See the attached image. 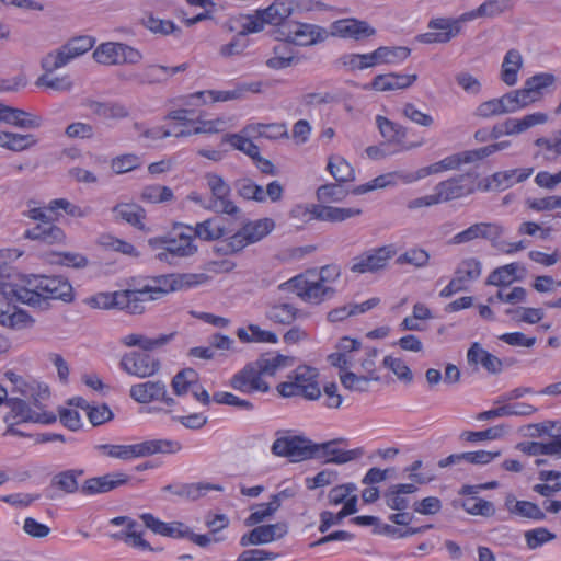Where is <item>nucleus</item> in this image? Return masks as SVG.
Segmentation results:
<instances>
[{"label": "nucleus", "instance_id": "obj_38", "mask_svg": "<svg viewBox=\"0 0 561 561\" xmlns=\"http://www.w3.org/2000/svg\"><path fill=\"white\" fill-rule=\"evenodd\" d=\"M24 237L31 240H38L46 244H57L64 242L66 236L64 231L50 221H42L35 227L27 229Z\"/></svg>", "mask_w": 561, "mask_h": 561}, {"label": "nucleus", "instance_id": "obj_20", "mask_svg": "<svg viewBox=\"0 0 561 561\" xmlns=\"http://www.w3.org/2000/svg\"><path fill=\"white\" fill-rule=\"evenodd\" d=\"M129 396L136 402L150 403L160 401L168 407L175 405V400L168 396L167 386L161 380H148L130 387Z\"/></svg>", "mask_w": 561, "mask_h": 561}, {"label": "nucleus", "instance_id": "obj_48", "mask_svg": "<svg viewBox=\"0 0 561 561\" xmlns=\"http://www.w3.org/2000/svg\"><path fill=\"white\" fill-rule=\"evenodd\" d=\"M265 316L275 323L290 324L297 319L298 309L288 302H274L267 307Z\"/></svg>", "mask_w": 561, "mask_h": 561}, {"label": "nucleus", "instance_id": "obj_24", "mask_svg": "<svg viewBox=\"0 0 561 561\" xmlns=\"http://www.w3.org/2000/svg\"><path fill=\"white\" fill-rule=\"evenodd\" d=\"M288 533V525L285 522L261 525L253 528L250 533L240 538V545L247 547L250 545H264L283 538Z\"/></svg>", "mask_w": 561, "mask_h": 561}, {"label": "nucleus", "instance_id": "obj_61", "mask_svg": "<svg viewBox=\"0 0 561 561\" xmlns=\"http://www.w3.org/2000/svg\"><path fill=\"white\" fill-rule=\"evenodd\" d=\"M381 64L397 65L403 62L411 54V49L405 46H380Z\"/></svg>", "mask_w": 561, "mask_h": 561}, {"label": "nucleus", "instance_id": "obj_31", "mask_svg": "<svg viewBox=\"0 0 561 561\" xmlns=\"http://www.w3.org/2000/svg\"><path fill=\"white\" fill-rule=\"evenodd\" d=\"M316 448L314 458L325 457V462L346 463L357 459L363 455L362 448L343 450L336 447V440L327 442L320 445H313Z\"/></svg>", "mask_w": 561, "mask_h": 561}, {"label": "nucleus", "instance_id": "obj_9", "mask_svg": "<svg viewBox=\"0 0 561 561\" xmlns=\"http://www.w3.org/2000/svg\"><path fill=\"white\" fill-rule=\"evenodd\" d=\"M94 43L95 41L91 36L82 35L73 37L61 45L58 49L46 54L41 61L42 68L45 72H54L57 69L65 67L73 59L88 53L92 49Z\"/></svg>", "mask_w": 561, "mask_h": 561}, {"label": "nucleus", "instance_id": "obj_16", "mask_svg": "<svg viewBox=\"0 0 561 561\" xmlns=\"http://www.w3.org/2000/svg\"><path fill=\"white\" fill-rule=\"evenodd\" d=\"M230 387L245 394L267 393L271 390L255 362L248 363L236 373L229 382Z\"/></svg>", "mask_w": 561, "mask_h": 561}, {"label": "nucleus", "instance_id": "obj_17", "mask_svg": "<svg viewBox=\"0 0 561 561\" xmlns=\"http://www.w3.org/2000/svg\"><path fill=\"white\" fill-rule=\"evenodd\" d=\"M314 451L313 444L299 436L280 437L272 445V453L274 455L288 457L291 461L314 458Z\"/></svg>", "mask_w": 561, "mask_h": 561}, {"label": "nucleus", "instance_id": "obj_42", "mask_svg": "<svg viewBox=\"0 0 561 561\" xmlns=\"http://www.w3.org/2000/svg\"><path fill=\"white\" fill-rule=\"evenodd\" d=\"M511 9L510 0H485L479 7L466 12V18L470 21L476 19H494Z\"/></svg>", "mask_w": 561, "mask_h": 561}, {"label": "nucleus", "instance_id": "obj_26", "mask_svg": "<svg viewBox=\"0 0 561 561\" xmlns=\"http://www.w3.org/2000/svg\"><path fill=\"white\" fill-rule=\"evenodd\" d=\"M504 233V228L497 222H478L453 237V243L460 244L474 239L497 240Z\"/></svg>", "mask_w": 561, "mask_h": 561}, {"label": "nucleus", "instance_id": "obj_34", "mask_svg": "<svg viewBox=\"0 0 561 561\" xmlns=\"http://www.w3.org/2000/svg\"><path fill=\"white\" fill-rule=\"evenodd\" d=\"M188 69V64L183 62L179 66L168 67L162 65H148L139 75L140 82L146 84H159L165 82L169 78L179 72H184Z\"/></svg>", "mask_w": 561, "mask_h": 561}, {"label": "nucleus", "instance_id": "obj_2", "mask_svg": "<svg viewBox=\"0 0 561 561\" xmlns=\"http://www.w3.org/2000/svg\"><path fill=\"white\" fill-rule=\"evenodd\" d=\"M513 178H448L435 187L438 203L461 198L473 193L503 191L514 184Z\"/></svg>", "mask_w": 561, "mask_h": 561}, {"label": "nucleus", "instance_id": "obj_28", "mask_svg": "<svg viewBox=\"0 0 561 561\" xmlns=\"http://www.w3.org/2000/svg\"><path fill=\"white\" fill-rule=\"evenodd\" d=\"M0 299V324L14 330L30 328L34 319L24 310L12 305L8 299L13 296H4Z\"/></svg>", "mask_w": 561, "mask_h": 561}, {"label": "nucleus", "instance_id": "obj_63", "mask_svg": "<svg viewBox=\"0 0 561 561\" xmlns=\"http://www.w3.org/2000/svg\"><path fill=\"white\" fill-rule=\"evenodd\" d=\"M213 400L218 404L236 407L239 410L252 411L254 409V404L251 401H249L247 399L239 398L238 396H236L231 392H226V391L215 392L213 394Z\"/></svg>", "mask_w": 561, "mask_h": 561}, {"label": "nucleus", "instance_id": "obj_8", "mask_svg": "<svg viewBox=\"0 0 561 561\" xmlns=\"http://www.w3.org/2000/svg\"><path fill=\"white\" fill-rule=\"evenodd\" d=\"M362 213L358 208H341L319 204H297L290 211L289 217L301 224L312 220L340 222Z\"/></svg>", "mask_w": 561, "mask_h": 561}, {"label": "nucleus", "instance_id": "obj_21", "mask_svg": "<svg viewBox=\"0 0 561 561\" xmlns=\"http://www.w3.org/2000/svg\"><path fill=\"white\" fill-rule=\"evenodd\" d=\"M393 251L390 247H381L371 249L358 256H355L351 262V271L354 273H374L388 264L392 257Z\"/></svg>", "mask_w": 561, "mask_h": 561}, {"label": "nucleus", "instance_id": "obj_36", "mask_svg": "<svg viewBox=\"0 0 561 561\" xmlns=\"http://www.w3.org/2000/svg\"><path fill=\"white\" fill-rule=\"evenodd\" d=\"M162 490L165 492H172L173 494L188 501H196L202 496L206 495L207 492L209 491H222V486L219 484H211L207 482H197L175 485L168 484Z\"/></svg>", "mask_w": 561, "mask_h": 561}, {"label": "nucleus", "instance_id": "obj_6", "mask_svg": "<svg viewBox=\"0 0 561 561\" xmlns=\"http://www.w3.org/2000/svg\"><path fill=\"white\" fill-rule=\"evenodd\" d=\"M335 182L321 185L317 190L319 205H327L342 202L350 193L363 195L376 188H383L392 183L387 178H374L366 184L354 186V178H334Z\"/></svg>", "mask_w": 561, "mask_h": 561}, {"label": "nucleus", "instance_id": "obj_5", "mask_svg": "<svg viewBox=\"0 0 561 561\" xmlns=\"http://www.w3.org/2000/svg\"><path fill=\"white\" fill-rule=\"evenodd\" d=\"M7 405L10 408V411L3 417L4 423L8 425L5 435L28 437V434L18 430L15 426L21 423L51 424L57 420L54 413L32 408L23 399L10 398L7 400Z\"/></svg>", "mask_w": 561, "mask_h": 561}, {"label": "nucleus", "instance_id": "obj_4", "mask_svg": "<svg viewBox=\"0 0 561 561\" xmlns=\"http://www.w3.org/2000/svg\"><path fill=\"white\" fill-rule=\"evenodd\" d=\"M318 377L317 368L301 365L287 376L286 381L278 383L276 390L283 398L301 397L306 400H317L321 396Z\"/></svg>", "mask_w": 561, "mask_h": 561}, {"label": "nucleus", "instance_id": "obj_44", "mask_svg": "<svg viewBox=\"0 0 561 561\" xmlns=\"http://www.w3.org/2000/svg\"><path fill=\"white\" fill-rule=\"evenodd\" d=\"M83 474V470L69 469L53 476L50 486L61 491L65 494H73L80 491L78 479Z\"/></svg>", "mask_w": 561, "mask_h": 561}, {"label": "nucleus", "instance_id": "obj_33", "mask_svg": "<svg viewBox=\"0 0 561 561\" xmlns=\"http://www.w3.org/2000/svg\"><path fill=\"white\" fill-rule=\"evenodd\" d=\"M469 22L466 12L457 18H435L430 20L427 27L437 32L444 43H448L461 33V25Z\"/></svg>", "mask_w": 561, "mask_h": 561}, {"label": "nucleus", "instance_id": "obj_18", "mask_svg": "<svg viewBox=\"0 0 561 561\" xmlns=\"http://www.w3.org/2000/svg\"><path fill=\"white\" fill-rule=\"evenodd\" d=\"M119 366L130 376L147 378L157 374L161 364L158 358L147 353L129 352L123 355Z\"/></svg>", "mask_w": 561, "mask_h": 561}, {"label": "nucleus", "instance_id": "obj_14", "mask_svg": "<svg viewBox=\"0 0 561 561\" xmlns=\"http://www.w3.org/2000/svg\"><path fill=\"white\" fill-rule=\"evenodd\" d=\"M137 294V300L145 312V302L160 299L164 295L178 291L175 274L159 275L146 278L144 284L138 283V287L131 289Z\"/></svg>", "mask_w": 561, "mask_h": 561}, {"label": "nucleus", "instance_id": "obj_13", "mask_svg": "<svg viewBox=\"0 0 561 561\" xmlns=\"http://www.w3.org/2000/svg\"><path fill=\"white\" fill-rule=\"evenodd\" d=\"M93 59L101 65L114 66L130 64L135 65L141 61V53L126 44L116 42H106L100 44L93 51Z\"/></svg>", "mask_w": 561, "mask_h": 561}, {"label": "nucleus", "instance_id": "obj_3", "mask_svg": "<svg viewBox=\"0 0 561 561\" xmlns=\"http://www.w3.org/2000/svg\"><path fill=\"white\" fill-rule=\"evenodd\" d=\"M182 445L172 439H150L131 445L99 444L94 449L100 456L129 461L156 454H175Z\"/></svg>", "mask_w": 561, "mask_h": 561}, {"label": "nucleus", "instance_id": "obj_55", "mask_svg": "<svg viewBox=\"0 0 561 561\" xmlns=\"http://www.w3.org/2000/svg\"><path fill=\"white\" fill-rule=\"evenodd\" d=\"M461 506L470 515L491 517L495 514L493 503L478 496L465 500Z\"/></svg>", "mask_w": 561, "mask_h": 561}, {"label": "nucleus", "instance_id": "obj_23", "mask_svg": "<svg viewBox=\"0 0 561 561\" xmlns=\"http://www.w3.org/2000/svg\"><path fill=\"white\" fill-rule=\"evenodd\" d=\"M332 36L362 41L376 34V30L366 21L357 19H341L330 26Z\"/></svg>", "mask_w": 561, "mask_h": 561}, {"label": "nucleus", "instance_id": "obj_12", "mask_svg": "<svg viewBox=\"0 0 561 561\" xmlns=\"http://www.w3.org/2000/svg\"><path fill=\"white\" fill-rule=\"evenodd\" d=\"M90 306L99 309H116L128 314H141L142 308L137 300V294L131 289L116 290L112 293H98L89 299Z\"/></svg>", "mask_w": 561, "mask_h": 561}, {"label": "nucleus", "instance_id": "obj_57", "mask_svg": "<svg viewBox=\"0 0 561 561\" xmlns=\"http://www.w3.org/2000/svg\"><path fill=\"white\" fill-rule=\"evenodd\" d=\"M525 541L529 549L535 550L554 540L557 535L546 527H537L525 533Z\"/></svg>", "mask_w": 561, "mask_h": 561}, {"label": "nucleus", "instance_id": "obj_37", "mask_svg": "<svg viewBox=\"0 0 561 561\" xmlns=\"http://www.w3.org/2000/svg\"><path fill=\"white\" fill-rule=\"evenodd\" d=\"M112 213L115 220L125 221L139 230L146 229V211L135 203H119L112 208Z\"/></svg>", "mask_w": 561, "mask_h": 561}, {"label": "nucleus", "instance_id": "obj_7", "mask_svg": "<svg viewBox=\"0 0 561 561\" xmlns=\"http://www.w3.org/2000/svg\"><path fill=\"white\" fill-rule=\"evenodd\" d=\"M507 146L508 141H501L474 150H467L448 156L440 161L421 169V175H432L448 171H458L461 170V167L465 164L476 165L477 162L482 161L484 158L496 151L507 148Z\"/></svg>", "mask_w": 561, "mask_h": 561}, {"label": "nucleus", "instance_id": "obj_29", "mask_svg": "<svg viewBox=\"0 0 561 561\" xmlns=\"http://www.w3.org/2000/svg\"><path fill=\"white\" fill-rule=\"evenodd\" d=\"M197 247L193 242V237L186 233H180L178 238H167L165 251L156 254L161 262L172 263L175 257H185L193 255Z\"/></svg>", "mask_w": 561, "mask_h": 561}, {"label": "nucleus", "instance_id": "obj_32", "mask_svg": "<svg viewBox=\"0 0 561 561\" xmlns=\"http://www.w3.org/2000/svg\"><path fill=\"white\" fill-rule=\"evenodd\" d=\"M257 368L263 377H273L279 371L290 368L295 364V358L276 352H267L262 354L256 360Z\"/></svg>", "mask_w": 561, "mask_h": 561}, {"label": "nucleus", "instance_id": "obj_19", "mask_svg": "<svg viewBox=\"0 0 561 561\" xmlns=\"http://www.w3.org/2000/svg\"><path fill=\"white\" fill-rule=\"evenodd\" d=\"M282 34L287 42L299 46L314 45L323 42L328 37V32L321 26L300 22L286 24Z\"/></svg>", "mask_w": 561, "mask_h": 561}, {"label": "nucleus", "instance_id": "obj_30", "mask_svg": "<svg viewBox=\"0 0 561 561\" xmlns=\"http://www.w3.org/2000/svg\"><path fill=\"white\" fill-rule=\"evenodd\" d=\"M84 106L90 110V112L103 119H113L119 121L129 117L130 111L129 108L122 102L118 101H95V100H87L84 102Z\"/></svg>", "mask_w": 561, "mask_h": 561}, {"label": "nucleus", "instance_id": "obj_10", "mask_svg": "<svg viewBox=\"0 0 561 561\" xmlns=\"http://www.w3.org/2000/svg\"><path fill=\"white\" fill-rule=\"evenodd\" d=\"M280 291L296 294L302 301L319 305L325 299L334 296L335 289L321 282L310 280L306 275L300 274L291 277L278 286Z\"/></svg>", "mask_w": 561, "mask_h": 561}, {"label": "nucleus", "instance_id": "obj_53", "mask_svg": "<svg viewBox=\"0 0 561 561\" xmlns=\"http://www.w3.org/2000/svg\"><path fill=\"white\" fill-rule=\"evenodd\" d=\"M142 164L141 157L135 153H124L112 159L111 169L116 174H123L137 171Z\"/></svg>", "mask_w": 561, "mask_h": 561}, {"label": "nucleus", "instance_id": "obj_56", "mask_svg": "<svg viewBox=\"0 0 561 561\" xmlns=\"http://www.w3.org/2000/svg\"><path fill=\"white\" fill-rule=\"evenodd\" d=\"M518 270L517 263L506 264L495 268L488 276L486 284L493 286H505L510 285L514 279Z\"/></svg>", "mask_w": 561, "mask_h": 561}, {"label": "nucleus", "instance_id": "obj_27", "mask_svg": "<svg viewBox=\"0 0 561 561\" xmlns=\"http://www.w3.org/2000/svg\"><path fill=\"white\" fill-rule=\"evenodd\" d=\"M208 185L211 191L208 208L228 215L238 213V207L229 199L230 187L224 182L222 178H210Z\"/></svg>", "mask_w": 561, "mask_h": 561}, {"label": "nucleus", "instance_id": "obj_39", "mask_svg": "<svg viewBox=\"0 0 561 561\" xmlns=\"http://www.w3.org/2000/svg\"><path fill=\"white\" fill-rule=\"evenodd\" d=\"M376 124L387 144L398 146V150L411 148V146H407L404 142L407 137V129L404 127L383 116H377Z\"/></svg>", "mask_w": 561, "mask_h": 561}, {"label": "nucleus", "instance_id": "obj_43", "mask_svg": "<svg viewBox=\"0 0 561 561\" xmlns=\"http://www.w3.org/2000/svg\"><path fill=\"white\" fill-rule=\"evenodd\" d=\"M266 24L280 25L294 12V1L291 0H275L266 9L261 10Z\"/></svg>", "mask_w": 561, "mask_h": 561}, {"label": "nucleus", "instance_id": "obj_49", "mask_svg": "<svg viewBox=\"0 0 561 561\" xmlns=\"http://www.w3.org/2000/svg\"><path fill=\"white\" fill-rule=\"evenodd\" d=\"M36 142L32 135L0 131V147L8 150L23 151L35 146Z\"/></svg>", "mask_w": 561, "mask_h": 561}, {"label": "nucleus", "instance_id": "obj_59", "mask_svg": "<svg viewBox=\"0 0 561 561\" xmlns=\"http://www.w3.org/2000/svg\"><path fill=\"white\" fill-rule=\"evenodd\" d=\"M253 510L254 511L247 517L244 522L247 526L257 525L272 517L273 514L278 511L277 503L272 501L268 503L256 504Z\"/></svg>", "mask_w": 561, "mask_h": 561}, {"label": "nucleus", "instance_id": "obj_62", "mask_svg": "<svg viewBox=\"0 0 561 561\" xmlns=\"http://www.w3.org/2000/svg\"><path fill=\"white\" fill-rule=\"evenodd\" d=\"M556 76L549 72H540L528 78L525 83L526 87L534 92L538 100L541 99L542 90L552 87L556 83Z\"/></svg>", "mask_w": 561, "mask_h": 561}, {"label": "nucleus", "instance_id": "obj_15", "mask_svg": "<svg viewBox=\"0 0 561 561\" xmlns=\"http://www.w3.org/2000/svg\"><path fill=\"white\" fill-rule=\"evenodd\" d=\"M481 273L482 263L478 259L468 257L462 260L455 270V276L440 290L439 296L442 298H449L459 291L467 290L468 283L478 279Z\"/></svg>", "mask_w": 561, "mask_h": 561}, {"label": "nucleus", "instance_id": "obj_60", "mask_svg": "<svg viewBox=\"0 0 561 561\" xmlns=\"http://www.w3.org/2000/svg\"><path fill=\"white\" fill-rule=\"evenodd\" d=\"M504 432L505 427L503 425H499L479 432L465 431L460 434V438L469 443L492 440L500 438L504 434Z\"/></svg>", "mask_w": 561, "mask_h": 561}, {"label": "nucleus", "instance_id": "obj_51", "mask_svg": "<svg viewBox=\"0 0 561 561\" xmlns=\"http://www.w3.org/2000/svg\"><path fill=\"white\" fill-rule=\"evenodd\" d=\"M340 380L343 387L351 391L366 392L369 390L370 381H379L380 377L378 375L358 376L352 371H345L340 373Z\"/></svg>", "mask_w": 561, "mask_h": 561}, {"label": "nucleus", "instance_id": "obj_1", "mask_svg": "<svg viewBox=\"0 0 561 561\" xmlns=\"http://www.w3.org/2000/svg\"><path fill=\"white\" fill-rule=\"evenodd\" d=\"M19 249L0 250V294L13 296L22 304L45 309L48 300L70 302L73 299L71 284L61 276L31 275L19 277L12 263L22 256Z\"/></svg>", "mask_w": 561, "mask_h": 561}, {"label": "nucleus", "instance_id": "obj_54", "mask_svg": "<svg viewBox=\"0 0 561 561\" xmlns=\"http://www.w3.org/2000/svg\"><path fill=\"white\" fill-rule=\"evenodd\" d=\"M477 354L483 356L482 367L490 374H499L502 371V360L485 351L479 343H473L468 350L467 359H473Z\"/></svg>", "mask_w": 561, "mask_h": 561}, {"label": "nucleus", "instance_id": "obj_50", "mask_svg": "<svg viewBox=\"0 0 561 561\" xmlns=\"http://www.w3.org/2000/svg\"><path fill=\"white\" fill-rule=\"evenodd\" d=\"M198 381V374L193 368H185L179 371L171 381V387L178 397L192 393Z\"/></svg>", "mask_w": 561, "mask_h": 561}, {"label": "nucleus", "instance_id": "obj_64", "mask_svg": "<svg viewBox=\"0 0 561 561\" xmlns=\"http://www.w3.org/2000/svg\"><path fill=\"white\" fill-rule=\"evenodd\" d=\"M506 314L515 321L529 324L538 323L543 318V311L539 308L507 309Z\"/></svg>", "mask_w": 561, "mask_h": 561}, {"label": "nucleus", "instance_id": "obj_11", "mask_svg": "<svg viewBox=\"0 0 561 561\" xmlns=\"http://www.w3.org/2000/svg\"><path fill=\"white\" fill-rule=\"evenodd\" d=\"M275 228V222L271 218H262L254 221H248L234 234L225 240V251L236 253L245 247L256 243L270 234Z\"/></svg>", "mask_w": 561, "mask_h": 561}, {"label": "nucleus", "instance_id": "obj_41", "mask_svg": "<svg viewBox=\"0 0 561 561\" xmlns=\"http://www.w3.org/2000/svg\"><path fill=\"white\" fill-rule=\"evenodd\" d=\"M417 486L413 483H401L390 486L385 493L383 497L386 504L394 511H404L409 507L408 494L415 493Z\"/></svg>", "mask_w": 561, "mask_h": 561}, {"label": "nucleus", "instance_id": "obj_45", "mask_svg": "<svg viewBox=\"0 0 561 561\" xmlns=\"http://www.w3.org/2000/svg\"><path fill=\"white\" fill-rule=\"evenodd\" d=\"M243 133L247 136H260L266 139L276 140L279 138H288L286 124H251L244 127Z\"/></svg>", "mask_w": 561, "mask_h": 561}, {"label": "nucleus", "instance_id": "obj_46", "mask_svg": "<svg viewBox=\"0 0 561 561\" xmlns=\"http://www.w3.org/2000/svg\"><path fill=\"white\" fill-rule=\"evenodd\" d=\"M538 479L543 483L535 484L534 492L549 497L561 491V471L541 470L538 473Z\"/></svg>", "mask_w": 561, "mask_h": 561}, {"label": "nucleus", "instance_id": "obj_22", "mask_svg": "<svg viewBox=\"0 0 561 561\" xmlns=\"http://www.w3.org/2000/svg\"><path fill=\"white\" fill-rule=\"evenodd\" d=\"M130 478L126 473L122 471H113L100 477L87 479L82 483L80 492L87 496L107 493L127 484Z\"/></svg>", "mask_w": 561, "mask_h": 561}, {"label": "nucleus", "instance_id": "obj_40", "mask_svg": "<svg viewBox=\"0 0 561 561\" xmlns=\"http://www.w3.org/2000/svg\"><path fill=\"white\" fill-rule=\"evenodd\" d=\"M523 65L524 59L520 51L516 48L508 49L501 65V80L508 87L515 85Z\"/></svg>", "mask_w": 561, "mask_h": 561}, {"label": "nucleus", "instance_id": "obj_58", "mask_svg": "<svg viewBox=\"0 0 561 561\" xmlns=\"http://www.w3.org/2000/svg\"><path fill=\"white\" fill-rule=\"evenodd\" d=\"M239 36H247L251 33L261 32L266 24L261 10H257L254 14L241 16Z\"/></svg>", "mask_w": 561, "mask_h": 561}, {"label": "nucleus", "instance_id": "obj_52", "mask_svg": "<svg viewBox=\"0 0 561 561\" xmlns=\"http://www.w3.org/2000/svg\"><path fill=\"white\" fill-rule=\"evenodd\" d=\"M194 232V237L199 238L204 241H213L221 238L225 232V228L219 224L218 219H207L203 222H198L195 228L188 227Z\"/></svg>", "mask_w": 561, "mask_h": 561}, {"label": "nucleus", "instance_id": "obj_25", "mask_svg": "<svg viewBox=\"0 0 561 561\" xmlns=\"http://www.w3.org/2000/svg\"><path fill=\"white\" fill-rule=\"evenodd\" d=\"M0 123L12 125L20 129H37L43 125L42 116L12 107L0 102Z\"/></svg>", "mask_w": 561, "mask_h": 561}, {"label": "nucleus", "instance_id": "obj_47", "mask_svg": "<svg viewBox=\"0 0 561 561\" xmlns=\"http://www.w3.org/2000/svg\"><path fill=\"white\" fill-rule=\"evenodd\" d=\"M19 393L25 399L32 400L34 408L42 410V402L49 398L48 386L35 379L27 378Z\"/></svg>", "mask_w": 561, "mask_h": 561}, {"label": "nucleus", "instance_id": "obj_35", "mask_svg": "<svg viewBox=\"0 0 561 561\" xmlns=\"http://www.w3.org/2000/svg\"><path fill=\"white\" fill-rule=\"evenodd\" d=\"M417 80V75H402L390 72L386 75H378L371 82L373 89L376 91H393L403 90L411 87Z\"/></svg>", "mask_w": 561, "mask_h": 561}]
</instances>
